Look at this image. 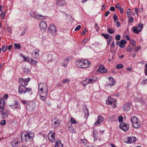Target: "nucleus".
Instances as JSON below:
<instances>
[{"label": "nucleus", "instance_id": "1", "mask_svg": "<svg viewBox=\"0 0 147 147\" xmlns=\"http://www.w3.org/2000/svg\"><path fill=\"white\" fill-rule=\"evenodd\" d=\"M25 86L21 85L18 87L19 93L20 94H25L26 92H31L32 89L30 88H27Z\"/></svg>", "mask_w": 147, "mask_h": 147}, {"label": "nucleus", "instance_id": "2", "mask_svg": "<svg viewBox=\"0 0 147 147\" xmlns=\"http://www.w3.org/2000/svg\"><path fill=\"white\" fill-rule=\"evenodd\" d=\"M39 90L40 89V90L41 92H44L46 94L47 93V84L44 82L40 83L38 84Z\"/></svg>", "mask_w": 147, "mask_h": 147}, {"label": "nucleus", "instance_id": "3", "mask_svg": "<svg viewBox=\"0 0 147 147\" xmlns=\"http://www.w3.org/2000/svg\"><path fill=\"white\" fill-rule=\"evenodd\" d=\"M56 33V29L54 25L51 24L48 29V33L51 35H55Z\"/></svg>", "mask_w": 147, "mask_h": 147}, {"label": "nucleus", "instance_id": "4", "mask_svg": "<svg viewBox=\"0 0 147 147\" xmlns=\"http://www.w3.org/2000/svg\"><path fill=\"white\" fill-rule=\"evenodd\" d=\"M87 60H78L76 63L77 66L81 68H85L86 67Z\"/></svg>", "mask_w": 147, "mask_h": 147}, {"label": "nucleus", "instance_id": "5", "mask_svg": "<svg viewBox=\"0 0 147 147\" xmlns=\"http://www.w3.org/2000/svg\"><path fill=\"white\" fill-rule=\"evenodd\" d=\"M33 135L32 133L27 131L26 134H25L24 135V141L26 142L32 141V136Z\"/></svg>", "mask_w": 147, "mask_h": 147}, {"label": "nucleus", "instance_id": "6", "mask_svg": "<svg viewBox=\"0 0 147 147\" xmlns=\"http://www.w3.org/2000/svg\"><path fill=\"white\" fill-rule=\"evenodd\" d=\"M116 102L115 99L109 96L108 99L106 101V103L107 104L111 105L113 107L115 108L116 107L115 103Z\"/></svg>", "mask_w": 147, "mask_h": 147}, {"label": "nucleus", "instance_id": "7", "mask_svg": "<svg viewBox=\"0 0 147 147\" xmlns=\"http://www.w3.org/2000/svg\"><path fill=\"white\" fill-rule=\"evenodd\" d=\"M30 80V79L29 78H27L26 79L24 78H20L19 79V82L21 84V85L26 86L28 84V83Z\"/></svg>", "mask_w": 147, "mask_h": 147}, {"label": "nucleus", "instance_id": "8", "mask_svg": "<svg viewBox=\"0 0 147 147\" xmlns=\"http://www.w3.org/2000/svg\"><path fill=\"white\" fill-rule=\"evenodd\" d=\"M119 127L124 131H127L129 128V125L123 122L121 123L119 125Z\"/></svg>", "mask_w": 147, "mask_h": 147}, {"label": "nucleus", "instance_id": "9", "mask_svg": "<svg viewBox=\"0 0 147 147\" xmlns=\"http://www.w3.org/2000/svg\"><path fill=\"white\" fill-rule=\"evenodd\" d=\"M127 42L126 40L122 39L120 41H117L116 42V44L119 45L120 48H124L125 47V44L127 43Z\"/></svg>", "mask_w": 147, "mask_h": 147}, {"label": "nucleus", "instance_id": "10", "mask_svg": "<svg viewBox=\"0 0 147 147\" xmlns=\"http://www.w3.org/2000/svg\"><path fill=\"white\" fill-rule=\"evenodd\" d=\"M39 26L41 30L45 31L47 27L46 23L43 21H42L39 24Z\"/></svg>", "mask_w": 147, "mask_h": 147}, {"label": "nucleus", "instance_id": "11", "mask_svg": "<svg viewBox=\"0 0 147 147\" xmlns=\"http://www.w3.org/2000/svg\"><path fill=\"white\" fill-rule=\"evenodd\" d=\"M97 79L96 77L94 76L91 77L90 78H87L86 79V81L88 84H92L93 82L96 81Z\"/></svg>", "mask_w": 147, "mask_h": 147}, {"label": "nucleus", "instance_id": "12", "mask_svg": "<svg viewBox=\"0 0 147 147\" xmlns=\"http://www.w3.org/2000/svg\"><path fill=\"white\" fill-rule=\"evenodd\" d=\"M39 50L38 49H34L32 53V55L33 57L37 58L39 56Z\"/></svg>", "mask_w": 147, "mask_h": 147}, {"label": "nucleus", "instance_id": "13", "mask_svg": "<svg viewBox=\"0 0 147 147\" xmlns=\"http://www.w3.org/2000/svg\"><path fill=\"white\" fill-rule=\"evenodd\" d=\"M55 53L54 52H49L48 53L47 59L49 61H51L53 59V56L55 55Z\"/></svg>", "mask_w": 147, "mask_h": 147}, {"label": "nucleus", "instance_id": "14", "mask_svg": "<svg viewBox=\"0 0 147 147\" xmlns=\"http://www.w3.org/2000/svg\"><path fill=\"white\" fill-rule=\"evenodd\" d=\"M131 103L130 102H128L125 104L123 106V110L126 111H129L131 109Z\"/></svg>", "mask_w": 147, "mask_h": 147}, {"label": "nucleus", "instance_id": "15", "mask_svg": "<svg viewBox=\"0 0 147 147\" xmlns=\"http://www.w3.org/2000/svg\"><path fill=\"white\" fill-rule=\"evenodd\" d=\"M52 131H51L49 133L48 135V138L49 140L51 142H54L55 140V134L53 133H52L50 136V134L52 132Z\"/></svg>", "mask_w": 147, "mask_h": 147}, {"label": "nucleus", "instance_id": "16", "mask_svg": "<svg viewBox=\"0 0 147 147\" xmlns=\"http://www.w3.org/2000/svg\"><path fill=\"white\" fill-rule=\"evenodd\" d=\"M5 102L3 98H2L0 100V111L2 112L5 108Z\"/></svg>", "mask_w": 147, "mask_h": 147}, {"label": "nucleus", "instance_id": "17", "mask_svg": "<svg viewBox=\"0 0 147 147\" xmlns=\"http://www.w3.org/2000/svg\"><path fill=\"white\" fill-rule=\"evenodd\" d=\"M56 3L57 5L62 6L66 4V3L64 0H56Z\"/></svg>", "mask_w": 147, "mask_h": 147}, {"label": "nucleus", "instance_id": "18", "mask_svg": "<svg viewBox=\"0 0 147 147\" xmlns=\"http://www.w3.org/2000/svg\"><path fill=\"white\" fill-rule=\"evenodd\" d=\"M98 119L97 121H96L94 124V125L96 126L98 124L100 123L104 120V118L98 115Z\"/></svg>", "mask_w": 147, "mask_h": 147}, {"label": "nucleus", "instance_id": "19", "mask_svg": "<svg viewBox=\"0 0 147 147\" xmlns=\"http://www.w3.org/2000/svg\"><path fill=\"white\" fill-rule=\"evenodd\" d=\"M98 71L101 73H105L107 71V69L102 65H100L98 68Z\"/></svg>", "mask_w": 147, "mask_h": 147}, {"label": "nucleus", "instance_id": "20", "mask_svg": "<svg viewBox=\"0 0 147 147\" xmlns=\"http://www.w3.org/2000/svg\"><path fill=\"white\" fill-rule=\"evenodd\" d=\"M53 125L54 127H57L59 124V121L57 119L55 118L53 121Z\"/></svg>", "mask_w": 147, "mask_h": 147}, {"label": "nucleus", "instance_id": "21", "mask_svg": "<svg viewBox=\"0 0 147 147\" xmlns=\"http://www.w3.org/2000/svg\"><path fill=\"white\" fill-rule=\"evenodd\" d=\"M110 82L108 84L110 86H112L115 84V81L114 79V78L112 77H110L109 78Z\"/></svg>", "mask_w": 147, "mask_h": 147}, {"label": "nucleus", "instance_id": "22", "mask_svg": "<svg viewBox=\"0 0 147 147\" xmlns=\"http://www.w3.org/2000/svg\"><path fill=\"white\" fill-rule=\"evenodd\" d=\"M136 137L134 136H131L128 138V142L130 143L133 142L134 143L136 141Z\"/></svg>", "mask_w": 147, "mask_h": 147}, {"label": "nucleus", "instance_id": "23", "mask_svg": "<svg viewBox=\"0 0 147 147\" xmlns=\"http://www.w3.org/2000/svg\"><path fill=\"white\" fill-rule=\"evenodd\" d=\"M30 15L31 17L34 18H37V16H39L38 13L34 11H31L30 13Z\"/></svg>", "mask_w": 147, "mask_h": 147}, {"label": "nucleus", "instance_id": "24", "mask_svg": "<svg viewBox=\"0 0 147 147\" xmlns=\"http://www.w3.org/2000/svg\"><path fill=\"white\" fill-rule=\"evenodd\" d=\"M133 127L135 128H139L140 127L141 123L139 121L133 124Z\"/></svg>", "mask_w": 147, "mask_h": 147}, {"label": "nucleus", "instance_id": "25", "mask_svg": "<svg viewBox=\"0 0 147 147\" xmlns=\"http://www.w3.org/2000/svg\"><path fill=\"white\" fill-rule=\"evenodd\" d=\"M70 60L71 59L70 58H69V57H67L65 59L64 63L63 65V66L64 67H66L67 63H68Z\"/></svg>", "mask_w": 147, "mask_h": 147}, {"label": "nucleus", "instance_id": "26", "mask_svg": "<svg viewBox=\"0 0 147 147\" xmlns=\"http://www.w3.org/2000/svg\"><path fill=\"white\" fill-rule=\"evenodd\" d=\"M55 147H63V145L61 143V140L58 139L57 141Z\"/></svg>", "mask_w": 147, "mask_h": 147}, {"label": "nucleus", "instance_id": "27", "mask_svg": "<svg viewBox=\"0 0 147 147\" xmlns=\"http://www.w3.org/2000/svg\"><path fill=\"white\" fill-rule=\"evenodd\" d=\"M131 121L132 123V124L135 123L136 122L139 121V120L138 119L137 117L135 116H132L131 118Z\"/></svg>", "mask_w": 147, "mask_h": 147}, {"label": "nucleus", "instance_id": "28", "mask_svg": "<svg viewBox=\"0 0 147 147\" xmlns=\"http://www.w3.org/2000/svg\"><path fill=\"white\" fill-rule=\"evenodd\" d=\"M47 93L46 94H45L44 93V92H41V95H40V98L41 100H43V101H44L45 100V99L47 95Z\"/></svg>", "mask_w": 147, "mask_h": 147}, {"label": "nucleus", "instance_id": "29", "mask_svg": "<svg viewBox=\"0 0 147 147\" xmlns=\"http://www.w3.org/2000/svg\"><path fill=\"white\" fill-rule=\"evenodd\" d=\"M84 113L85 117L86 118L88 117L89 115V114L88 109L87 108H86L85 109H84Z\"/></svg>", "mask_w": 147, "mask_h": 147}, {"label": "nucleus", "instance_id": "30", "mask_svg": "<svg viewBox=\"0 0 147 147\" xmlns=\"http://www.w3.org/2000/svg\"><path fill=\"white\" fill-rule=\"evenodd\" d=\"M8 115L9 113L7 111H4L2 113L1 116L3 118H5L8 117Z\"/></svg>", "mask_w": 147, "mask_h": 147}, {"label": "nucleus", "instance_id": "31", "mask_svg": "<svg viewBox=\"0 0 147 147\" xmlns=\"http://www.w3.org/2000/svg\"><path fill=\"white\" fill-rule=\"evenodd\" d=\"M132 30L134 33L137 34H138L139 32L141 31L140 30H137V27L135 26L132 28Z\"/></svg>", "mask_w": 147, "mask_h": 147}, {"label": "nucleus", "instance_id": "32", "mask_svg": "<svg viewBox=\"0 0 147 147\" xmlns=\"http://www.w3.org/2000/svg\"><path fill=\"white\" fill-rule=\"evenodd\" d=\"M30 62L31 65H35L38 63V61H37L34 60L33 59H31Z\"/></svg>", "mask_w": 147, "mask_h": 147}, {"label": "nucleus", "instance_id": "33", "mask_svg": "<svg viewBox=\"0 0 147 147\" xmlns=\"http://www.w3.org/2000/svg\"><path fill=\"white\" fill-rule=\"evenodd\" d=\"M101 36L104 37L105 39H108L110 38L109 35L108 34H102Z\"/></svg>", "mask_w": 147, "mask_h": 147}, {"label": "nucleus", "instance_id": "34", "mask_svg": "<svg viewBox=\"0 0 147 147\" xmlns=\"http://www.w3.org/2000/svg\"><path fill=\"white\" fill-rule=\"evenodd\" d=\"M80 142L83 144L84 145L86 144L87 142V140L85 139H82L80 141Z\"/></svg>", "mask_w": 147, "mask_h": 147}, {"label": "nucleus", "instance_id": "35", "mask_svg": "<svg viewBox=\"0 0 147 147\" xmlns=\"http://www.w3.org/2000/svg\"><path fill=\"white\" fill-rule=\"evenodd\" d=\"M128 22L129 23L131 24L133 22L134 19L132 17L130 16V17H128Z\"/></svg>", "mask_w": 147, "mask_h": 147}, {"label": "nucleus", "instance_id": "36", "mask_svg": "<svg viewBox=\"0 0 147 147\" xmlns=\"http://www.w3.org/2000/svg\"><path fill=\"white\" fill-rule=\"evenodd\" d=\"M107 31L109 33L111 34H113L114 32L113 30L111 28H107Z\"/></svg>", "mask_w": 147, "mask_h": 147}, {"label": "nucleus", "instance_id": "37", "mask_svg": "<svg viewBox=\"0 0 147 147\" xmlns=\"http://www.w3.org/2000/svg\"><path fill=\"white\" fill-rule=\"evenodd\" d=\"M19 143L17 141L15 142H12L11 144V145L13 147H17V145Z\"/></svg>", "mask_w": 147, "mask_h": 147}, {"label": "nucleus", "instance_id": "38", "mask_svg": "<svg viewBox=\"0 0 147 147\" xmlns=\"http://www.w3.org/2000/svg\"><path fill=\"white\" fill-rule=\"evenodd\" d=\"M116 67L117 69H121L123 67V65L121 64H119L117 65Z\"/></svg>", "mask_w": 147, "mask_h": 147}, {"label": "nucleus", "instance_id": "39", "mask_svg": "<svg viewBox=\"0 0 147 147\" xmlns=\"http://www.w3.org/2000/svg\"><path fill=\"white\" fill-rule=\"evenodd\" d=\"M38 16L40 17V18H39L41 20H44L47 18V16H43L40 15H39V16Z\"/></svg>", "mask_w": 147, "mask_h": 147}, {"label": "nucleus", "instance_id": "40", "mask_svg": "<svg viewBox=\"0 0 147 147\" xmlns=\"http://www.w3.org/2000/svg\"><path fill=\"white\" fill-rule=\"evenodd\" d=\"M132 47L129 46L126 49V50L127 51H132Z\"/></svg>", "mask_w": 147, "mask_h": 147}, {"label": "nucleus", "instance_id": "41", "mask_svg": "<svg viewBox=\"0 0 147 147\" xmlns=\"http://www.w3.org/2000/svg\"><path fill=\"white\" fill-rule=\"evenodd\" d=\"M7 48V45H4L2 47V49L3 52H5L6 51Z\"/></svg>", "mask_w": 147, "mask_h": 147}, {"label": "nucleus", "instance_id": "42", "mask_svg": "<svg viewBox=\"0 0 147 147\" xmlns=\"http://www.w3.org/2000/svg\"><path fill=\"white\" fill-rule=\"evenodd\" d=\"M14 45L15 47L17 49H20L21 47V45L20 44H18L16 43H14Z\"/></svg>", "mask_w": 147, "mask_h": 147}, {"label": "nucleus", "instance_id": "43", "mask_svg": "<svg viewBox=\"0 0 147 147\" xmlns=\"http://www.w3.org/2000/svg\"><path fill=\"white\" fill-rule=\"evenodd\" d=\"M131 12V9H128L127 12V17H130L131 16V14H130V13Z\"/></svg>", "mask_w": 147, "mask_h": 147}, {"label": "nucleus", "instance_id": "44", "mask_svg": "<svg viewBox=\"0 0 147 147\" xmlns=\"http://www.w3.org/2000/svg\"><path fill=\"white\" fill-rule=\"evenodd\" d=\"M68 129L69 131L71 133H73L74 131V129L72 127H69L68 128Z\"/></svg>", "mask_w": 147, "mask_h": 147}, {"label": "nucleus", "instance_id": "45", "mask_svg": "<svg viewBox=\"0 0 147 147\" xmlns=\"http://www.w3.org/2000/svg\"><path fill=\"white\" fill-rule=\"evenodd\" d=\"M71 123L74 124H76L77 123V122L76 120L73 118H71Z\"/></svg>", "mask_w": 147, "mask_h": 147}, {"label": "nucleus", "instance_id": "46", "mask_svg": "<svg viewBox=\"0 0 147 147\" xmlns=\"http://www.w3.org/2000/svg\"><path fill=\"white\" fill-rule=\"evenodd\" d=\"M140 49V47L139 46H138L136 47L134 49V52H137Z\"/></svg>", "mask_w": 147, "mask_h": 147}, {"label": "nucleus", "instance_id": "47", "mask_svg": "<svg viewBox=\"0 0 147 147\" xmlns=\"http://www.w3.org/2000/svg\"><path fill=\"white\" fill-rule=\"evenodd\" d=\"M69 81H70L68 79H65L63 80L62 83H67L69 82Z\"/></svg>", "mask_w": 147, "mask_h": 147}, {"label": "nucleus", "instance_id": "48", "mask_svg": "<svg viewBox=\"0 0 147 147\" xmlns=\"http://www.w3.org/2000/svg\"><path fill=\"white\" fill-rule=\"evenodd\" d=\"M88 84V83H87V82L86 81V79L82 83V84L84 86H86Z\"/></svg>", "mask_w": 147, "mask_h": 147}, {"label": "nucleus", "instance_id": "49", "mask_svg": "<svg viewBox=\"0 0 147 147\" xmlns=\"http://www.w3.org/2000/svg\"><path fill=\"white\" fill-rule=\"evenodd\" d=\"M20 106V105H12V108L13 109H17L19 108Z\"/></svg>", "mask_w": 147, "mask_h": 147}, {"label": "nucleus", "instance_id": "50", "mask_svg": "<svg viewBox=\"0 0 147 147\" xmlns=\"http://www.w3.org/2000/svg\"><path fill=\"white\" fill-rule=\"evenodd\" d=\"M81 28V26L80 25L77 26L75 28V31H78L80 30Z\"/></svg>", "mask_w": 147, "mask_h": 147}, {"label": "nucleus", "instance_id": "51", "mask_svg": "<svg viewBox=\"0 0 147 147\" xmlns=\"http://www.w3.org/2000/svg\"><path fill=\"white\" fill-rule=\"evenodd\" d=\"M112 40V37L111 36H110L109 39L108 41L107 42V44L108 45H109L110 44V42H111V41Z\"/></svg>", "mask_w": 147, "mask_h": 147}, {"label": "nucleus", "instance_id": "52", "mask_svg": "<svg viewBox=\"0 0 147 147\" xmlns=\"http://www.w3.org/2000/svg\"><path fill=\"white\" fill-rule=\"evenodd\" d=\"M123 117L121 116H120L119 117V122H121L123 121Z\"/></svg>", "mask_w": 147, "mask_h": 147}, {"label": "nucleus", "instance_id": "53", "mask_svg": "<svg viewBox=\"0 0 147 147\" xmlns=\"http://www.w3.org/2000/svg\"><path fill=\"white\" fill-rule=\"evenodd\" d=\"M114 21L115 22L118 19V18L116 15H114L113 16Z\"/></svg>", "mask_w": 147, "mask_h": 147}, {"label": "nucleus", "instance_id": "54", "mask_svg": "<svg viewBox=\"0 0 147 147\" xmlns=\"http://www.w3.org/2000/svg\"><path fill=\"white\" fill-rule=\"evenodd\" d=\"M23 71L24 72H25L26 74H27L29 71V70L28 69H26V68H24L23 69Z\"/></svg>", "mask_w": 147, "mask_h": 147}, {"label": "nucleus", "instance_id": "55", "mask_svg": "<svg viewBox=\"0 0 147 147\" xmlns=\"http://www.w3.org/2000/svg\"><path fill=\"white\" fill-rule=\"evenodd\" d=\"M115 38L117 40H119L120 39V35L119 34L116 35L115 36Z\"/></svg>", "mask_w": 147, "mask_h": 147}, {"label": "nucleus", "instance_id": "56", "mask_svg": "<svg viewBox=\"0 0 147 147\" xmlns=\"http://www.w3.org/2000/svg\"><path fill=\"white\" fill-rule=\"evenodd\" d=\"M131 43L134 46H135V42L133 40L131 39L130 40Z\"/></svg>", "mask_w": 147, "mask_h": 147}, {"label": "nucleus", "instance_id": "57", "mask_svg": "<svg viewBox=\"0 0 147 147\" xmlns=\"http://www.w3.org/2000/svg\"><path fill=\"white\" fill-rule=\"evenodd\" d=\"M142 84H147V79L143 80L142 82Z\"/></svg>", "mask_w": 147, "mask_h": 147}, {"label": "nucleus", "instance_id": "58", "mask_svg": "<svg viewBox=\"0 0 147 147\" xmlns=\"http://www.w3.org/2000/svg\"><path fill=\"white\" fill-rule=\"evenodd\" d=\"M6 123V121L5 120H2L1 123V124L2 125H5Z\"/></svg>", "mask_w": 147, "mask_h": 147}, {"label": "nucleus", "instance_id": "59", "mask_svg": "<svg viewBox=\"0 0 147 147\" xmlns=\"http://www.w3.org/2000/svg\"><path fill=\"white\" fill-rule=\"evenodd\" d=\"M120 5L119 3H117L115 5V7L117 9H119Z\"/></svg>", "mask_w": 147, "mask_h": 147}, {"label": "nucleus", "instance_id": "60", "mask_svg": "<svg viewBox=\"0 0 147 147\" xmlns=\"http://www.w3.org/2000/svg\"><path fill=\"white\" fill-rule=\"evenodd\" d=\"M87 62H86V67H89V65L91 64V62L90 61H88L87 60Z\"/></svg>", "mask_w": 147, "mask_h": 147}, {"label": "nucleus", "instance_id": "61", "mask_svg": "<svg viewBox=\"0 0 147 147\" xmlns=\"http://www.w3.org/2000/svg\"><path fill=\"white\" fill-rule=\"evenodd\" d=\"M110 10L111 11H115V8L113 7H111L110 8Z\"/></svg>", "mask_w": 147, "mask_h": 147}, {"label": "nucleus", "instance_id": "62", "mask_svg": "<svg viewBox=\"0 0 147 147\" xmlns=\"http://www.w3.org/2000/svg\"><path fill=\"white\" fill-rule=\"evenodd\" d=\"M110 12L109 11H107V12H106L105 14V16H107L110 13Z\"/></svg>", "mask_w": 147, "mask_h": 147}, {"label": "nucleus", "instance_id": "63", "mask_svg": "<svg viewBox=\"0 0 147 147\" xmlns=\"http://www.w3.org/2000/svg\"><path fill=\"white\" fill-rule=\"evenodd\" d=\"M143 25L142 24L140 23L138 26L140 28H142L143 27Z\"/></svg>", "mask_w": 147, "mask_h": 147}, {"label": "nucleus", "instance_id": "64", "mask_svg": "<svg viewBox=\"0 0 147 147\" xmlns=\"http://www.w3.org/2000/svg\"><path fill=\"white\" fill-rule=\"evenodd\" d=\"M20 105L19 102L17 101H15V103L13 105Z\"/></svg>", "mask_w": 147, "mask_h": 147}]
</instances>
